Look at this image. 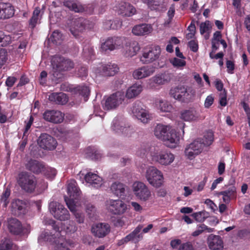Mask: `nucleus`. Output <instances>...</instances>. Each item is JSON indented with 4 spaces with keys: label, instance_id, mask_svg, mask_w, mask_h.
Here are the masks:
<instances>
[{
    "label": "nucleus",
    "instance_id": "f257e3e1",
    "mask_svg": "<svg viewBox=\"0 0 250 250\" xmlns=\"http://www.w3.org/2000/svg\"><path fill=\"white\" fill-rule=\"evenodd\" d=\"M61 225H62V223H61ZM53 227L56 231L55 233L53 235H50L48 232L44 231L42 232L38 238L39 243H41L43 241L51 242L52 241V239H55L58 237L59 239V240H54L55 243H57L58 241L56 250H70L68 246L71 247L73 246V243L70 241L64 240L62 238H60L59 236L62 235L61 233L62 231L68 234L73 233L76 231L77 227L75 223L73 221H69L63 226L62 225L61 231H60L59 228L57 227V226H54Z\"/></svg>",
    "mask_w": 250,
    "mask_h": 250
},
{
    "label": "nucleus",
    "instance_id": "f03ea898",
    "mask_svg": "<svg viewBox=\"0 0 250 250\" xmlns=\"http://www.w3.org/2000/svg\"><path fill=\"white\" fill-rule=\"evenodd\" d=\"M151 157L152 161L164 166L170 165L175 160V155L166 150H155L151 152Z\"/></svg>",
    "mask_w": 250,
    "mask_h": 250
},
{
    "label": "nucleus",
    "instance_id": "7ed1b4c3",
    "mask_svg": "<svg viewBox=\"0 0 250 250\" xmlns=\"http://www.w3.org/2000/svg\"><path fill=\"white\" fill-rule=\"evenodd\" d=\"M67 193L69 197L65 196V201L70 210L73 211L75 210L73 204L78 203L77 199L81 193V190L77 187V184L75 180H71L68 182Z\"/></svg>",
    "mask_w": 250,
    "mask_h": 250
},
{
    "label": "nucleus",
    "instance_id": "20e7f679",
    "mask_svg": "<svg viewBox=\"0 0 250 250\" xmlns=\"http://www.w3.org/2000/svg\"><path fill=\"white\" fill-rule=\"evenodd\" d=\"M145 177L149 184L154 188H160L164 182L163 173L155 167H149L146 169Z\"/></svg>",
    "mask_w": 250,
    "mask_h": 250
},
{
    "label": "nucleus",
    "instance_id": "39448f33",
    "mask_svg": "<svg viewBox=\"0 0 250 250\" xmlns=\"http://www.w3.org/2000/svg\"><path fill=\"white\" fill-rule=\"evenodd\" d=\"M125 101V95L123 91H119L110 95L103 103V108L105 110L116 109Z\"/></svg>",
    "mask_w": 250,
    "mask_h": 250
},
{
    "label": "nucleus",
    "instance_id": "423d86ee",
    "mask_svg": "<svg viewBox=\"0 0 250 250\" xmlns=\"http://www.w3.org/2000/svg\"><path fill=\"white\" fill-rule=\"evenodd\" d=\"M132 191L135 196L141 201L146 202L152 198L150 190L143 182H134L132 185Z\"/></svg>",
    "mask_w": 250,
    "mask_h": 250
},
{
    "label": "nucleus",
    "instance_id": "0eeeda50",
    "mask_svg": "<svg viewBox=\"0 0 250 250\" xmlns=\"http://www.w3.org/2000/svg\"><path fill=\"white\" fill-rule=\"evenodd\" d=\"M18 183L24 190L32 192L36 188V181L35 177L26 172H22L19 175Z\"/></svg>",
    "mask_w": 250,
    "mask_h": 250
},
{
    "label": "nucleus",
    "instance_id": "6e6552de",
    "mask_svg": "<svg viewBox=\"0 0 250 250\" xmlns=\"http://www.w3.org/2000/svg\"><path fill=\"white\" fill-rule=\"evenodd\" d=\"M205 147L201 139L195 140L186 146L185 155L188 159L192 160L203 152Z\"/></svg>",
    "mask_w": 250,
    "mask_h": 250
},
{
    "label": "nucleus",
    "instance_id": "1a4fd4ad",
    "mask_svg": "<svg viewBox=\"0 0 250 250\" xmlns=\"http://www.w3.org/2000/svg\"><path fill=\"white\" fill-rule=\"evenodd\" d=\"M161 52V48L157 45L145 49L140 57V61L143 64L152 63L159 59Z\"/></svg>",
    "mask_w": 250,
    "mask_h": 250
},
{
    "label": "nucleus",
    "instance_id": "9d476101",
    "mask_svg": "<svg viewBox=\"0 0 250 250\" xmlns=\"http://www.w3.org/2000/svg\"><path fill=\"white\" fill-rule=\"evenodd\" d=\"M106 206L108 211L114 215H122L128 209V205L120 199H109L106 201Z\"/></svg>",
    "mask_w": 250,
    "mask_h": 250
},
{
    "label": "nucleus",
    "instance_id": "9b49d317",
    "mask_svg": "<svg viewBox=\"0 0 250 250\" xmlns=\"http://www.w3.org/2000/svg\"><path fill=\"white\" fill-rule=\"evenodd\" d=\"M171 78V74L167 72L157 74L148 80L147 87L151 89H156L157 86L169 83Z\"/></svg>",
    "mask_w": 250,
    "mask_h": 250
},
{
    "label": "nucleus",
    "instance_id": "f8f14e48",
    "mask_svg": "<svg viewBox=\"0 0 250 250\" xmlns=\"http://www.w3.org/2000/svg\"><path fill=\"white\" fill-rule=\"evenodd\" d=\"M51 213L55 218L60 220H68L69 218L68 211L64 207L57 202H52L49 206Z\"/></svg>",
    "mask_w": 250,
    "mask_h": 250
},
{
    "label": "nucleus",
    "instance_id": "ddd939ff",
    "mask_svg": "<svg viewBox=\"0 0 250 250\" xmlns=\"http://www.w3.org/2000/svg\"><path fill=\"white\" fill-rule=\"evenodd\" d=\"M51 64L53 69L59 71L69 70L74 67V63L72 61L59 56L52 58Z\"/></svg>",
    "mask_w": 250,
    "mask_h": 250
},
{
    "label": "nucleus",
    "instance_id": "4468645a",
    "mask_svg": "<svg viewBox=\"0 0 250 250\" xmlns=\"http://www.w3.org/2000/svg\"><path fill=\"white\" fill-rule=\"evenodd\" d=\"M180 140V137L178 132L171 126L163 141L168 147L174 148L179 145Z\"/></svg>",
    "mask_w": 250,
    "mask_h": 250
},
{
    "label": "nucleus",
    "instance_id": "2eb2a0df",
    "mask_svg": "<svg viewBox=\"0 0 250 250\" xmlns=\"http://www.w3.org/2000/svg\"><path fill=\"white\" fill-rule=\"evenodd\" d=\"M125 40L124 38L121 37L108 38L102 44L101 49L102 51L104 52L118 49L123 45Z\"/></svg>",
    "mask_w": 250,
    "mask_h": 250
},
{
    "label": "nucleus",
    "instance_id": "dca6fc26",
    "mask_svg": "<svg viewBox=\"0 0 250 250\" xmlns=\"http://www.w3.org/2000/svg\"><path fill=\"white\" fill-rule=\"evenodd\" d=\"M110 231L109 225L105 223H99L93 224L91 227V232L93 235L98 238H103L106 236Z\"/></svg>",
    "mask_w": 250,
    "mask_h": 250
},
{
    "label": "nucleus",
    "instance_id": "f3484780",
    "mask_svg": "<svg viewBox=\"0 0 250 250\" xmlns=\"http://www.w3.org/2000/svg\"><path fill=\"white\" fill-rule=\"evenodd\" d=\"M155 70L156 67L153 65H145L135 69L132 75L135 79L140 80L151 76Z\"/></svg>",
    "mask_w": 250,
    "mask_h": 250
},
{
    "label": "nucleus",
    "instance_id": "a211bd4d",
    "mask_svg": "<svg viewBox=\"0 0 250 250\" xmlns=\"http://www.w3.org/2000/svg\"><path fill=\"white\" fill-rule=\"evenodd\" d=\"M38 144L43 149L52 150L56 147L57 142L50 135L43 133L39 138Z\"/></svg>",
    "mask_w": 250,
    "mask_h": 250
},
{
    "label": "nucleus",
    "instance_id": "6ab92c4d",
    "mask_svg": "<svg viewBox=\"0 0 250 250\" xmlns=\"http://www.w3.org/2000/svg\"><path fill=\"white\" fill-rule=\"evenodd\" d=\"M88 21L83 18L75 19L70 29L71 33L77 37L79 33H82L86 28Z\"/></svg>",
    "mask_w": 250,
    "mask_h": 250
},
{
    "label": "nucleus",
    "instance_id": "aec40b11",
    "mask_svg": "<svg viewBox=\"0 0 250 250\" xmlns=\"http://www.w3.org/2000/svg\"><path fill=\"white\" fill-rule=\"evenodd\" d=\"M43 117L47 121L55 124H59L63 121L64 115L59 111L47 110L43 113Z\"/></svg>",
    "mask_w": 250,
    "mask_h": 250
},
{
    "label": "nucleus",
    "instance_id": "412c9836",
    "mask_svg": "<svg viewBox=\"0 0 250 250\" xmlns=\"http://www.w3.org/2000/svg\"><path fill=\"white\" fill-rule=\"evenodd\" d=\"M207 242L211 250H223L224 248L223 239L219 235L210 234L208 237Z\"/></svg>",
    "mask_w": 250,
    "mask_h": 250
},
{
    "label": "nucleus",
    "instance_id": "4be33fe9",
    "mask_svg": "<svg viewBox=\"0 0 250 250\" xmlns=\"http://www.w3.org/2000/svg\"><path fill=\"white\" fill-rule=\"evenodd\" d=\"M133 115L143 123H147L151 118L148 111L139 106H133L132 109Z\"/></svg>",
    "mask_w": 250,
    "mask_h": 250
},
{
    "label": "nucleus",
    "instance_id": "5701e85b",
    "mask_svg": "<svg viewBox=\"0 0 250 250\" xmlns=\"http://www.w3.org/2000/svg\"><path fill=\"white\" fill-rule=\"evenodd\" d=\"M181 118L187 122L196 121L204 119L200 113L194 109L186 110L182 112Z\"/></svg>",
    "mask_w": 250,
    "mask_h": 250
},
{
    "label": "nucleus",
    "instance_id": "b1692460",
    "mask_svg": "<svg viewBox=\"0 0 250 250\" xmlns=\"http://www.w3.org/2000/svg\"><path fill=\"white\" fill-rule=\"evenodd\" d=\"M84 180L85 182L89 184L90 186L98 188L103 185L102 178L96 173L92 172H88L84 176Z\"/></svg>",
    "mask_w": 250,
    "mask_h": 250
},
{
    "label": "nucleus",
    "instance_id": "393cba45",
    "mask_svg": "<svg viewBox=\"0 0 250 250\" xmlns=\"http://www.w3.org/2000/svg\"><path fill=\"white\" fill-rule=\"evenodd\" d=\"M135 8L129 3L121 2L118 5L119 14L126 17H130L136 13Z\"/></svg>",
    "mask_w": 250,
    "mask_h": 250
},
{
    "label": "nucleus",
    "instance_id": "a878e982",
    "mask_svg": "<svg viewBox=\"0 0 250 250\" xmlns=\"http://www.w3.org/2000/svg\"><path fill=\"white\" fill-rule=\"evenodd\" d=\"M153 30L152 27L148 24H141L134 26L132 33L135 36H141L148 35Z\"/></svg>",
    "mask_w": 250,
    "mask_h": 250
},
{
    "label": "nucleus",
    "instance_id": "bb28decb",
    "mask_svg": "<svg viewBox=\"0 0 250 250\" xmlns=\"http://www.w3.org/2000/svg\"><path fill=\"white\" fill-rule=\"evenodd\" d=\"M15 13L14 7L9 3L0 2V19H9Z\"/></svg>",
    "mask_w": 250,
    "mask_h": 250
},
{
    "label": "nucleus",
    "instance_id": "cd10ccee",
    "mask_svg": "<svg viewBox=\"0 0 250 250\" xmlns=\"http://www.w3.org/2000/svg\"><path fill=\"white\" fill-rule=\"evenodd\" d=\"M124 54L127 57H132L137 54L140 50L138 42H133L126 44L124 47Z\"/></svg>",
    "mask_w": 250,
    "mask_h": 250
},
{
    "label": "nucleus",
    "instance_id": "c85d7f7f",
    "mask_svg": "<svg viewBox=\"0 0 250 250\" xmlns=\"http://www.w3.org/2000/svg\"><path fill=\"white\" fill-rule=\"evenodd\" d=\"M111 129L117 133L125 132L128 129L125 126L123 119L121 117H115L112 121Z\"/></svg>",
    "mask_w": 250,
    "mask_h": 250
},
{
    "label": "nucleus",
    "instance_id": "c756f323",
    "mask_svg": "<svg viewBox=\"0 0 250 250\" xmlns=\"http://www.w3.org/2000/svg\"><path fill=\"white\" fill-rule=\"evenodd\" d=\"M155 104L156 108L161 112L170 113L172 112L174 109L170 103L162 99L156 100Z\"/></svg>",
    "mask_w": 250,
    "mask_h": 250
},
{
    "label": "nucleus",
    "instance_id": "7c9ffc66",
    "mask_svg": "<svg viewBox=\"0 0 250 250\" xmlns=\"http://www.w3.org/2000/svg\"><path fill=\"white\" fill-rule=\"evenodd\" d=\"M143 91V86L139 83H135L128 87L126 91L125 98L128 99L135 98Z\"/></svg>",
    "mask_w": 250,
    "mask_h": 250
},
{
    "label": "nucleus",
    "instance_id": "2f4dec72",
    "mask_svg": "<svg viewBox=\"0 0 250 250\" xmlns=\"http://www.w3.org/2000/svg\"><path fill=\"white\" fill-rule=\"evenodd\" d=\"M143 1L147 4L151 10L164 11L166 8V3L163 0H143Z\"/></svg>",
    "mask_w": 250,
    "mask_h": 250
},
{
    "label": "nucleus",
    "instance_id": "473e14b6",
    "mask_svg": "<svg viewBox=\"0 0 250 250\" xmlns=\"http://www.w3.org/2000/svg\"><path fill=\"white\" fill-rule=\"evenodd\" d=\"M171 126L170 125L158 124L154 128V134L156 138L163 141Z\"/></svg>",
    "mask_w": 250,
    "mask_h": 250
},
{
    "label": "nucleus",
    "instance_id": "72a5a7b5",
    "mask_svg": "<svg viewBox=\"0 0 250 250\" xmlns=\"http://www.w3.org/2000/svg\"><path fill=\"white\" fill-rule=\"evenodd\" d=\"M125 185L119 182H115L111 187L110 189L112 192L118 197H121L125 194Z\"/></svg>",
    "mask_w": 250,
    "mask_h": 250
},
{
    "label": "nucleus",
    "instance_id": "f704fd0d",
    "mask_svg": "<svg viewBox=\"0 0 250 250\" xmlns=\"http://www.w3.org/2000/svg\"><path fill=\"white\" fill-rule=\"evenodd\" d=\"M48 99L51 102L61 104H64L68 101V97L63 93H52L49 96Z\"/></svg>",
    "mask_w": 250,
    "mask_h": 250
},
{
    "label": "nucleus",
    "instance_id": "c9c22d12",
    "mask_svg": "<svg viewBox=\"0 0 250 250\" xmlns=\"http://www.w3.org/2000/svg\"><path fill=\"white\" fill-rule=\"evenodd\" d=\"M103 71L102 74L107 76H111L116 74L119 70V68L116 64H109L102 66Z\"/></svg>",
    "mask_w": 250,
    "mask_h": 250
},
{
    "label": "nucleus",
    "instance_id": "e433bc0d",
    "mask_svg": "<svg viewBox=\"0 0 250 250\" xmlns=\"http://www.w3.org/2000/svg\"><path fill=\"white\" fill-rule=\"evenodd\" d=\"M185 88V86L181 85L172 87L169 91V95L174 99L181 101Z\"/></svg>",
    "mask_w": 250,
    "mask_h": 250
},
{
    "label": "nucleus",
    "instance_id": "4c0bfd02",
    "mask_svg": "<svg viewBox=\"0 0 250 250\" xmlns=\"http://www.w3.org/2000/svg\"><path fill=\"white\" fill-rule=\"evenodd\" d=\"M8 228L10 231L14 234H19L22 231L21 223L16 219L10 220Z\"/></svg>",
    "mask_w": 250,
    "mask_h": 250
},
{
    "label": "nucleus",
    "instance_id": "58836bf2",
    "mask_svg": "<svg viewBox=\"0 0 250 250\" xmlns=\"http://www.w3.org/2000/svg\"><path fill=\"white\" fill-rule=\"evenodd\" d=\"M26 167L35 173H39L43 168V166L37 161L31 160L26 164Z\"/></svg>",
    "mask_w": 250,
    "mask_h": 250
},
{
    "label": "nucleus",
    "instance_id": "ea45409f",
    "mask_svg": "<svg viewBox=\"0 0 250 250\" xmlns=\"http://www.w3.org/2000/svg\"><path fill=\"white\" fill-rule=\"evenodd\" d=\"M142 229L143 226L142 225H139L131 233L127 235V236H129V241H132L136 243L140 241L143 238L142 234L140 233Z\"/></svg>",
    "mask_w": 250,
    "mask_h": 250
},
{
    "label": "nucleus",
    "instance_id": "a19ab883",
    "mask_svg": "<svg viewBox=\"0 0 250 250\" xmlns=\"http://www.w3.org/2000/svg\"><path fill=\"white\" fill-rule=\"evenodd\" d=\"M235 192V187L231 186L227 190L220 192L218 194L219 195H222V199L224 202L229 203L231 198L234 195Z\"/></svg>",
    "mask_w": 250,
    "mask_h": 250
},
{
    "label": "nucleus",
    "instance_id": "79ce46f5",
    "mask_svg": "<svg viewBox=\"0 0 250 250\" xmlns=\"http://www.w3.org/2000/svg\"><path fill=\"white\" fill-rule=\"evenodd\" d=\"M0 250H18V247L11 240L5 239L0 242Z\"/></svg>",
    "mask_w": 250,
    "mask_h": 250
},
{
    "label": "nucleus",
    "instance_id": "37998d69",
    "mask_svg": "<svg viewBox=\"0 0 250 250\" xmlns=\"http://www.w3.org/2000/svg\"><path fill=\"white\" fill-rule=\"evenodd\" d=\"M64 5L69 9L75 12H81L84 10V8L80 3H75L73 1H66L64 2Z\"/></svg>",
    "mask_w": 250,
    "mask_h": 250
},
{
    "label": "nucleus",
    "instance_id": "c03bdc74",
    "mask_svg": "<svg viewBox=\"0 0 250 250\" xmlns=\"http://www.w3.org/2000/svg\"><path fill=\"white\" fill-rule=\"evenodd\" d=\"M205 231L207 232H212L214 231V229L208 228L204 224H200L197 226L196 229L192 232V235L195 237L197 236Z\"/></svg>",
    "mask_w": 250,
    "mask_h": 250
},
{
    "label": "nucleus",
    "instance_id": "a18cd8bd",
    "mask_svg": "<svg viewBox=\"0 0 250 250\" xmlns=\"http://www.w3.org/2000/svg\"><path fill=\"white\" fill-rule=\"evenodd\" d=\"M41 9L40 7H36L33 11L32 16L29 21V26L33 28H34L39 20Z\"/></svg>",
    "mask_w": 250,
    "mask_h": 250
},
{
    "label": "nucleus",
    "instance_id": "49530a36",
    "mask_svg": "<svg viewBox=\"0 0 250 250\" xmlns=\"http://www.w3.org/2000/svg\"><path fill=\"white\" fill-rule=\"evenodd\" d=\"M202 143L204 144L205 146H210L214 140V135L212 131L208 130L206 132L204 137L201 139Z\"/></svg>",
    "mask_w": 250,
    "mask_h": 250
},
{
    "label": "nucleus",
    "instance_id": "de8ad7c7",
    "mask_svg": "<svg viewBox=\"0 0 250 250\" xmlns=\"http://www.w3.org/2000/svg\"><path fill=\"white\" fill-rule=\"evenodd\" d=\"M11 41V37L9 35L5 34L3 31L0 30V46H7Z\"/></svg>",
    "mask_w": 250,
    "mask_h": 250
},
{
    "label": "nucleus",
    "instance_id": "09e8293b",
    "mask_svg": "<svg viewBox=\"0 0 250 250\" xmlns=\"http://www.w3.org/2000/svg\"><path fill=\"white\" fill-rule=\"evenodd\" d=\"M73 207L74 208L75 210L71 212H73L75 215L77 222L80 224L83 223L84 221V215L79 210V204L78 203H75L73 204Z\"/></svg>",
    "mask_w": 250,
    "mask_h": 250
},
{
    "label": "nucleus",
    "instance_id": "8fccbe9b",
    "mask_svg": "<svg viewBox=\"0 0 250 250\" xmlns=\"http://www.w3.org/2000/svg\"><path fill=\"white\" fill-rule=\"evenodd\" d=\"M170 63L173 66L177 68L182 69L186 64V62L183 59L174 58L170 60Z\"/></svg>",
    "mask_w": 250,
    "mask_h": 250
},
{
    "label": "nucleus",
    "instance_id": "3c124183",
    "mask_svg": "<svg viewBox=\"0 0 250 250\" xmlns=\"http://www.w3.org/2000/svg\"><path fill=\"white\" fill-rule=\"evenodd\" d=\"M195 91L191 88H185L182 97V102L190 100L194 95Z\"/></svg>",
    "mask_w": 250,
    "mask_h": 250
},
{
    "label": "nucleus",
    "instance_id": "603ef678",
    "mask_svg": "<svg viewBox=\"0 0 250 250\" xmlns=\"http://www.w3.org/2000/svg\"><path fill=\"white\" fill-rule=\"evenodd\" d=\"M75 90L80 94L84 97V101H87V97L89 94V88L86 86L81 85L78 86L75 88Z\"/></svg>",
    "mask_w": 250,
    "mask_h": 250
},
{
    "label": "nucleus",
    "instance_id": "864d4df0",
    "mask_svg": "<svg viewBox=\"0 0 250 250\" xmlns=\"http://www.w3.org/2000/svg\"><path fill=\"white\" fill-rule=\"evenodd\" d=\"M211 28V24L208 21L202 22L200 24V33L203 35L205 33H209Z\"/></svg>",
    "mask_w": 250,
    "mask_h": 250
},
{
    "label": "nucleus",
    "instance_id": "5fc2aeb1",
    "mask_svg": "<svg viewBox=\"0 0 250 250\" xmlns=\"http://www.w3.org/2000/svg\"><path fill=\"white\" fill-rule=\"evenodd\" d=\"M10 195V190L9 188H6L3 192L0 199L1 202L3 203V205L5 207H7L8 204L9 203L8 198Z\"/></svg>",
    "mask_w": 250,
    "mask_h": 250
},
{
    "label": "nucleus",
    "instance_id": "6e6d98bb",
    "mask_svg": "<svg viewBox=\"0 0 250 250\" xmlns=\"http://www.w3.org/2000/svg\"><path fill=\"white\" fill-rule=\"evenodd\" d=\"M195 220L199 222H202L205 221L207 218L206 212L205 211H199L194 213L192 214Z\"/></svg>",
    "mask_w": 250,
    "mask_h": 250
},
{
    "label": "nucleus",
    "instance_id": "4d7b16f0",
    "mask_svg": "<svg viewBox=\"0 0 250 250\" xmlns=\"http://www.w3.org/2000/svg\"><path fill=\"white\" fill-rule=\"evenodd\" d=\"M8 59L7 52L5 49H0V68L3 65Z\"/></svg>",
    "mask_w": 250,
    "mask_h": 250
},
{
    "label": "nucleus",
    "instance_id": "13d9d810",
    "mask_svg": "<svg viewBox=\"0 0 250 250\" xmlns=\"http://www.w3.org/2000/svg\"><path fill=\"white\" fill-rule=\"evenodd\" d=\"M52 41L56 43H60V42L62 40L61 33L58 31H55L51 35Z\"/></svg>",
    "mask_w": 250,
    "mask_h": 250
},
{
    "label": "nucleus",
    "instance_id": "bf43d9fd",
    "mask_svg": "<svg viewBox=\"0 0 250 250\" xmlns=\"http://www.w3.org/2000/svg\"><path fill=\"white\" fill-rule=\"evenodd\" d=\"M94 55V49L92 47L89 46H85L83 51V55L86 59H90Z\"/></svg>",
    "mask_w": 250,
    "mask_h": 250
},
{
    "label": "nucleus",
    "instance_id": "052dcab7",
    "mask_svg": "<svg viewBox=\"0 0 250 250\" xmlns=\"http://www.w3.org/2000/svg\"><path fill=\"white\" fill-rule=\"evenodd\" d=\"M12 207L13 209L21 210L23 208V204L22 201L15 200L12 203Z\"/></svg>",
    "mask_w": 250,
    "mask_h": 250
},
{
    "label": "nucleus",
    "instance_id": "680f3d73",
    "mask_svg": "<svg viewBox=\"0 0 250 250\" xmlns=\"http://www.w3.org/2000/svg\"><path fill=\"white\" fill-rule=\"evenodd\" d=\"M59 131L60 133V137L62 138V139H66L67 137H70L72 135L70 130L64 128H60Z\"/></svg>",
    "mask_w": 250,
    "mask_h": 250
},
{
    "label": "nucleus",
    "instance_id": "e2e57ef3",
    "mask_svg": "<svg viewBox=\"0 0 250 250\" xmlns=\"http://www.w3.org/2000/svg\"><path fill=\"white\" fill-rule=\"evenodd\" d=\"M219 103L221 105L225 106L227 105V93L226 91H223L219 93Z\"/></svg>",
    "mask_w": 250,
    "mask_h": 250
},
{
    "label": "nucleus",
    "instance_id": "0e129e2a",
    "mask_svg": "<svg viewBox=\"0 0 250 250\" xmlns=\"http://www.w3.org/2000/svg\"><path fill=\"white\" fill-rule=\"evenodd\" d=\"M122 25V22L121 21L119 20H116L112 21V23L111 24V26H105V29H117L118 28L121 27Z\"/></svg>",
    "mask_w": 250,
    "mask_h": 250
},
{
    "label": "nucleus",
    "instance_id": "69168bd1",
    "mask_svg": "<svg viewBox=\"0 0 250 250\" xmlns=\"http://www.w3.org/2000/svg\"><path fill=\"white\" fill-rule=\"evenodd\" d=\"M48 184L46 182L44 181H42L41 182L38 184L36 183V188L39 189L40 192H42L45 189L47 188Z\"/></svg>",
    "mask_w": 250,
    "mask_h": 250
},
{
    "label": "nucleus",
    "instance_id": "338daca9",
    "mask_svg": "<svg viewBox=\"0 0 250 250\" xmlns=\"http://www.w3.org/2000/svg\"><path fill=\"white\" fill-rule=\"evenodd\" d=\"M130 204L135 211L141 213L143 210V207L138 203L136 202H131Z\"/></svg>",
    "mask_w": 250,
    "mask_h": 250
},
{
    "label": "nucleus",
    "instance_id": "774afa93",
    "mask_svg": "<svg viewBox=\"0 0 250 250\" xmlns=\"http://www.w3.org/2000/svg\"><path fill=\"white\" fill-rule=\"evenodd\" d=\"M179 250H195L190 243L183 244L180 247Z\"/></svg>",
    "mask_w": 250,
    "mask_h": 250
}]
</instances>
